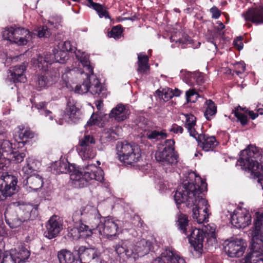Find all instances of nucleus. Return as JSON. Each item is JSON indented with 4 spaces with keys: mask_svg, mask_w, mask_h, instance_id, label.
<instances>
[{
    "mask_svg": "<svg viewBox=\"0 0 263 263\" xmlns=\"http://www.w3.org/2000/svg\"><path fill=\"white\" fill-rule=\"evenodd\" d=\"M47 103L46 102H41L39 103H35L32 102V107L36 108L39 111V112L45 116L48 117L51 120H53V117L52 116V112L46 108Z\"/></svg>",
    "mask_w": 263,
    "mask_h": 263,
    "instance_id": "nucleus-38",
    "label": "nucleus"
},
{
    "mask_svg": "<svg viewBox=\"0 0 263 263\" xmlns=\"http://www.w3.org/2000/svg\"><path fill=\"white\" fill-rule=\"evenodd\" d=\"M9 163V159L4 157H0V170L3 171H7Z\"/></svg>",
    "mask_w": 263,
    "mask_h": 263,
    "instance_id": "nucleus-54",
    "label": "nucleus"
},
{
    "mask_svg": "<svg viewBox=\"0 0 263 263\" xmlns=\"http://www.w3.org/2000/svg\"><path fill=\"white\" fill-rule=\"evenodd\" d=\"M53 53L57 62L64 63L68 59L67 53L61 49L59 50L54 49L53 50Z\"/></svg>",
    "mask_w": 263,
    "mask_h": 263,
    "instance_id": "nucleus-43",
    "label": "nucleus"
},
{
    "mask_svg": "<svg viewBox=\"0 0 263 263\" xmlns=\"http://www.w3.org/2000/svg\"><path fill=\"white\" fill-rule=\"evenodd\" d=\"M103 259L101 258V253L99 252V255H96L88 263H102Z\"/></svg>",
    "mask_w": 263,
    "mask_h": 263,
    "instance_id": "nucleus-59",
    "label": "nucleus"
},
{
    "mask_svg": "<svg viewBox=\"0 0 263 263\" xmlns=\"http://www.w3.org/2000/svg\"><path fill=\"white\" fill-rule=\"evenodd\" d=\"M241 39L240 36L237 37L233 42L234 45L237 47L238 50H241L243 47V43H242Z\"/></svg>",
    "mask_w": 263,
    "mask_h": 263,
    "instance_id": "nucleus-58",
    "label": "nucleus"
},
{
    "mask_svg": "<svg viewBox=\"0 0 263 263\" xmlns=\"http://www.w3.org/2000/svg\"><path fill=\"white\" fill-rule=\"evenodd\" d=\"M18 142L25 144L28 139H32L34 136V133L29 127L21 125L18 127Z\"/></svg>",
    "mask_w": 263,
    "mask_h": 263,
    "instance_id": "nucleus-30",
    "label": "nucleus"
},
{
    "mask_svg": "<svg viewBox=\"0 0 263 263\" xmlns=\"http://www.w3.org/2000/svg\"><path fill=\"white\" fill-rule=\"evenodd\" d=\"M199 97L200 96L195 88L190 89L185 92V97L188 103L196 102Z\"/></svg>",
    "mask_w": 263,
    "mask_h": 263,
    "instance_id": "nucleus-45",
    "label": "nucleus"
},
{
    "mask_svg": "<svg viewBox=\"0 0 263 263\" xmlns=\"http://www.w3.org/2000/svg\"><path fill=\"white\" fill-rule=\"evenodd\" d=\"M17 204L16 212L23 222H30L35 219L39 215L37 208L31 204L21 203L20 202L15 203Z\"/></svg>",
    "mask_w": 263,
    "mask_h": 263,
    "instance_id": "nucleus-11",
    "label": "nucleus"
},
{
    "mask_svg": "<svg viewBox=\"0 0 263 263\" xmlns=\"http://www.w3.org/2000/svg\"><path fill=\"white\" fill-rule=\"evenodd\" d=\"M260 155L257 147L250 145L247 148L241 151L238 161L244 170H248L250 172H255L256 175H258L261 165L256 159L258 158Z\"/></svg>",
    "mask_w": 263,
    "mask_h": 263,
    "instance_id": "nucleus-4",
    "label": "nucleus"
},
{
    "mask_svg": "<svg viewBox=\"0 0 263 263\" xmlns=\"http://www.w3.org/2000/svg\"><path fill=\"white\" fill-rule=\"evenodd\" d=\"M195 138L198 142V146L205 152L213 151L219 143L214 136H210L208 135H197Z\"/></svg>",
    "mask_w": 263,
    "mask_h": 263,
    "instance_id": "nucleus-21",
    "label": "nucleus"
},
{
    "mask_svg": "<svg viewBox=\"0 0 263 263\" xmlns=\"http://www.w3.org/2000/svg\"><path fill=\"white\" fill-rule=\"evenodd\" d=\"M149 58L144 53H140L138 54L137 71L140 74H147L149 71L150 66L148 63Z\"/></svg>",
    "mask_w": 263,
    "mask_h": 263,
    "instance_id": "nucleus-28",
    "label": "nucleus"
},
{
    "mask_svg": "<svg viewBox=\"0 0 263 263\" xmlns=\"http://www.w3.org/2000/svg\"><path fill=\"white\" fill-rule=\"evenodd\" d=\"M195 183L184 182L178 186L174 196L177 205L185 203L192 207V217L198 223L208 221L209 205L208 201L200 195L207 190V184L200 177L195 176Z\"/></svg>",
    "mask_w": 263,
    "mask_h": 263,
    "instance_id": "nucleus-1",
    "label": "nucleus"
},
{
    "mask_svg": "<svg viewBox=\"0 0 263 263\" xmlns=\"http://www.w3.org/2000/svg\"><path fill=\"white\" fill-rule=\"evenodd\" d=\"M26 156V154L25 152L13 151L12 155H10L8 159L10 160V161H12L15 163H19L24 160Z\"/></svg>",
    "mask_w": 263,
    "mask_h": 263,
    "instance_id": "nucleus-46",
    "label": "nucleus"
},
{
    "mask_svg": "<svg viewBox=\"0 0 263 263\" xmlns=\"http://www.w3.org/2000/svg\"><path fill=\"white\" fill-rule=\"evenodd\" d=\"M181 93H182V91L178 88H175V89H173V97H179L181 95Z\"/></svg>",
    "mask_w": 263,
    "mask_h": 263,
    "instance_id": "nucleus-64",
    "label": "nucleus"
},
{
    "mask_svg": "<svg viewBox=\"0 0 263 263\" xmlns=\"http://www.w3.org/2000/svg\"><path fill=\"white\" fill-rule=\"evenodd\" d=\"M251 252L245 257L246 262L249 263H263V254L258 251L251 248Z\"/></svg>",
    "mask_w": 263,
    "mask_h": 263,
    "instance_id": "nucleus-33",
    "label": "nucleus"
},
{
    "mask_svg": "<svg viewBox=\"0 0 263 263\" xmlns=\"http://www.w3.org/2000/svg\"><path fill=\"white\" fill-rule=\"evenodd\" d=\"M186 263L183 257L177 254L173 250L166 249L160 256L155 259L152 263Z\"/></svg>",
    "mask_w": 263,
    "mask_h": 263,
    "instance_id": "nucleus-18",
    "label": "nucleus"
},
{
    "mask_svg": "<svg viewBox=\"0 0 263 263\" xmlns=\"http://www.w3.org/2000/svg\"><path fill=\"white\" fill-rule=\"evenodd\" d=\"M176 224L181 233L184 235L188 234V231L193 228L189 226L187 217L182 214L178 215Z\"/></svg>",
    "mask_w": 263,
    "mask_h": 263,
    "instance_id": "nucleus-32",
    "label": "nucleus"
},
{
    "mask_svg": "<svg viewBox=\"0 0 263 263\" xmlns=\"http://www.w3.org/2000/svg\"><path fill=\"white\" fill-rule=\"evenodd\" d=\"M63 229L62 223L56 215H53L46 224V231L44 236L48 239H52L57 237Z\"/></svg>",
    "mask_w": 263,
    "mask_h": 263,
    "instance_id": "nucleus-15",
    "label": "nucleus"
},
{
    "mask_svg": "<svg viewBox=\"0 0 263 263\" xmlns=\"http://www.w3.org/2000/svg\"><path fill=\"white\" fill-rule=\"evenodd\" d=\"M94 138L89 135H85L79 140V145L80 146V155L85 159H90L95 157V154L92 146L95 144Z\"/></svg>",
    "mask_w": 263,
    "mask_h": 263,
    "instance_id": "nucleus-14",
    "label": "nucleus"
},
{
    "mask_svg": "<svg viewBox=\"0 0 263 263\" xmlns=\"http://www.w3.org/2000/svg\"><path fill=\"white\" fill-rule=\"evenodd\" d=\"M190 38L188 36H187L185 39H179V40L176 41L177 43L178 42L180 44L181 43L182 44H185L187 42L190 43Z\"/></svg>",
    "mask_w": 263,
    "mask_h": 263,
    "instance_id": "nucleus-62",
    "label": "nucleus"
},
{
    "mask_svg": "<svg viewBox=\"0 0 263 263\" xmlns=\"http://www.w3.org/2000/svg\"><path fill=\"white\" fill-rule=\"evenodd\" d=\"M74 251L77 254L80 258L79 260L84 263H88L96 255H99V251L96 248H87L85 246H76L74 248Z\"/></svg>",
    "mask_w": 263,
    "mask_h": 263,
    "instance_id": "nucleus-20",
    "label": "nucleus"
},
{
    "mask_svg": "<svg viewBox=\"0 0 263 263\" xmlns=\"http://www.w3.org/2000/svg\"><path fill=\"white\" fill-rule=\"evenodd\" d=\"M170 132H172L175 134H182L183 131V128L182 127L176 124H173L171 126V128L169 129Z\"/></svg>",
    "mask_w": 263,
    "mask_h": 263,
    "instance_id": "nucleus-56",
    "label": "nucleus"
},
{
    "mask_svg": "<svg viewBox=\"0 0 263 263\" xmlns=\"http://www.w3.org/2000/svg\"><path fill=\"white\" fill-rule=\"evenodd\" d=\"M129 115V110L122 104H118L113 108L109 114L110 118H114L118 122H122L126 120Z\"/></svg>",
    "mask_w": 263,
    "mask_h": 263,
    "instance_id": "nucleus-24",
    "label": "nucleus"
},
{
    "mask_svg": "<svg viewBox=\"0 0 263 263\" xmlns=\"http://www.w3.org/2000/svg\"><path fill=\"white\" fill-rule=\"evenodd\" d=\"M77 59L80 61L84 67L88 71L90 74H93V68L90 64L89 60V57L84 52H82L80 50H78L75 53Z\"/></svg>",
    "mask_w": 263,
    "mask_h": 263,
    "instance_id": "nucleus-34",
    "label": "nucleus"
},
{
    "mask_svg": "<svg viewBox=\"0 0 263 263\" xmlns=\"http://www.w3.org/2000/svg\"><path fill=\"white\" fill-rule=\"evenodd\" d=\"M123 30L121 26H116L114 27L110 31L108 32V35L110 37H113L115 39H119L121 36Z\"/></svg>",
    "mask_w": 263,
    "mask_h": 263,
    "instance_id": "nucleus-49",
    "label": "nucleus"
},
{
    "mask_svg": "<svg viewBox=\"0 0 263 263\" xmlns=\"http://www.w3.org/2000/svg\"><path fill=\"white\" fill-rule=\"evenodd\" d=\"M150 251H153L152 242L144 239L136 244L128 240L122 241L115 247L116 253L123 261L130 258L136 259L139 257L147 254Z\"/></svg>",
    "mask_w": 263,
    "mask_h": 263,
    "instance_id": "nucleus-3",
    "label": "nucleus"
},
{
    "mask_svg": "<svg viewBox=\"0 0 263 263\" xmlns=\"http://www.w3.org/2000/svg\"><path fill=\"white\" fill-rule=\"evenodd\" d=\"M233 113L234 114V115L237 118V120L241 123L242 125L244 126L247 124V116L241 112H239V108L236 109H234L233 111Z\"/></svg>",
    "mask_w": 263,
    "mask_h": 263,
    "instance_id": "nucleus-50",
    "label": "nucleus"
},
{
    "mask_svg": "<svg viewBox=\"0 0 263 263\" xmlns=\"http://www.w3.org/2000/svg\"><path fill=\"white\" fill-rule=\"evenodd\" d=\"M17 179L13 175H6L0 178V189L3 190V197H10L18 191Z\"/></svg>",
    "mask_w": 263,
    "mask_h": 263,
    "instance_id": "nucleus-10",
    "label": "nucleus"
},
{
    "mask_svg": "<svg viewBox=\"0 0 263 263\" xmlns=\"http://www.w3.org/2000/svg\"><path fill=\"white\" fill-rule=\"evenodd\" d=\"M90 83V79L87 78L82 84L77 85L76 86L74 89L75 92L79 94H83L89 91Z\"/></svg>",
    "mask_w": 263,
    "mask_h": 263,
    "instance_id": "nucleus-44",
    "label": "nucleus"
},
{
    "mask_svg": "<svg viewBox=\"0 0 263 263\" xmlns=\"http://www.w3.org/2000/svg\"><path fill=\"white\" fill-rule=\"evenodd\" d=\"M96 224V228L101 235L111 238L116 235L118 229V224L112 219L104 218L103 223Z\"/></svg>",
    "mask_w": 263,
    "mask_h": 263,
    "instance_id": "nucleus-16",
    "label": "nucleus"
},
{
    "mask_svg": "<svg viewBox=\"0 0 263 263\" xmlns=\"http://www.w3.org/2000/svg\"><path fill=\"white\" fill-rule=\"evenodd\" d=\"M251 215L241 209L235 210L231 217L232 224L237 228H244L251 223Z\"/></svg>",
    "mask_w": 263,
    "mask_h": 263,
    "instance_id": "nucleus-17",
    "label": "nucleus"
},
{
    "mask_svg": "<svg viewBox=\"0 0 263 263\" xmlns=\"http://www.w3.org/2000/svg\"><path fill=\"white\" fill-rule=\"evenodd\" d=\"M72 218L74 223L89 222L91 224L95 220L96 224H97L100 222L101 215L96 208L87 205L76 211L72 215Z\"/></svg>",
    "mask_w": 263,
    "mask_h": 263,
    "instance_id": "nucleus-8",
    "label": "nucleus"
},
{
    "mask_svg": "<svg viewBox=\"0 0 263 263\" xmlns=\"http://www.w3.org/2000/svg\"><path fill=\"white\" fill-rule=\"evenodd\" d=\"M246 21H250L256 24H263V7H258L249 9L242 14Z\"/></svg>",
    "mask_w": 263,
    "mask_h": 263,
    "instance_id": "nucleus-22",
    "label": "nucleus"
},
{
    "mask_svg": "<svg viewBox=\"0 0 263 263\" xmlns=\"http://www.w3.org/2000/svg\"><path fill=\"white\" fill-rule=\"evenodd\" d=\"M1 263H15L11 256L7 255L4 257L3 261Z\"/></svg>",
    "mask_w": 263,
    "mask_h": 263,
    "instance_id": "nucleus-60",
    "label": "nucleus"
},
{
    "mask_svg": "<svg viewBox=\"0 0 263 263\" xmlns=\"http://www.w3.org/2000/svg\"><path fill=\"white\" fill-rule=\"evenodd\" d=\"M49 84V81L48 77L44 75H40L38 76L37 80L36 82V87L39 90H41L45 88Z\"/></svg>",
    "mask_w": 263,
    "mask_h": 263,
    "instance_id": "nucleus-48",
    "label": "nucleus"
},
{
    "mask_svg": "<svg viewBox=\"0 0 263 263\" xmlns=\"http://www.w3.org/2000/svg\"><path fill=\"white\" fill-rule=\"evenodd\" d=\"M206 233L207 235L213 238H216L215 227L213 226H208L206 227Z\"/></svg>",
    "mask_w": 263,
    "mask_h": 263,
    "instance_id": "nucleus-55",
    "label": "nucleus"
},
{
    "mask_svg": "<svg viewBox=\"0 0 263 263\" xmlns=\"http://www.w3.org/2000/svg\"><path fill=\"white\" fill-rule=\"evenodd\" d=\"M56 165L58 173L70 174V180L75 187L86 186L91 180L100 182L104 181L103 171L93 164H87L83 170H77L74 165H70L67 161H60Z\"/></svg>",
    "mask_w": 263,
    "mask_h": 263,
    "instance_id": "nucleus-2",
    "label": "nucleus"
},
{
    "mask_svg": "<svg viewBox=\"0 0 263 263\" xmlns=\"http://www.w3.org/2000/svg\"><path fill=\"white\" fill-rule=\"evenodd\" d=\"M2 35L4 40L22 46L27 44L31 37V32L25 28L16 27L15 25L5 28L2 32Z\"/></svg>",
    "mask_w": 263,
    "mask_h": 263,
    "instance_id": "nucleus-6",
    "label": "nucleus"
},
{
    "mask_svg": "<svg viewBox=\"0 0 263 263\" xmlns=\"http://www.w3.org/2000/svg\"><path fill=\"white\" fill-rule=\"evenodd\" d=\"M30 252L25 247H21L19 251L14 254H10L15 263L25 262L29 257Z\"/></svg>",
    "mask_w": 263,
    "mask_h": 263,
    "instance_id": "nucleus-35",
    "label": "nucleus"
},
{
    "mask_svg": "<svg viewBox=\"0 0 263 263\" xmlns=\"http://www.w3.org/2000/svg\"><path fill=\"white\" fill-rule=\"evenodd\" d=\"M116 149L119 159L126 164L132 165L137 162L141 157L139 147L135 144L118 143Z\"/></svg>",
    "mask_w": 263,
    "mask_h": 263,
    "instance_id": "nucleus-5",
    "label": "nucleus"
},
{
    "mask_svg": "<svg viewBox=\"0 0 263 263\" xmlns=\"http://www.w3.org/2000/svg\"><path fill=\"white\" fill-rule=\"evenodd\" d=\"M37 67L40 69L46 70L48 68V64H51L52 60L48 57V55H45V57L39 55L36 59Z\"/></svg>",
    "mask_w": 263,
    "mask_h": 263,
    "instance_id": "nucleus-41",
    "label": "nucleus"
},
{
    "mask_svg": "<svg viewBox=\"0 0 263 263\" xmlns=\"http://www.w3.org/2000/svg\"><path fill=\"white\" fill-rule=\"evenodd\" d=\"M81 112L79 107L76 106V102L73 99H69L67 102L63 118L67 120L68 122L76 123L80 119Z\"/></svg>",
    "mask_w": 263,
    "mask_h": 263,
    "instance_id": "nucleus-19",
    "label": "nucleus"
},
{
    "mask_svg": "<svg viewBox=\"0 0 263 263\" xmlns=\"http://www.w3.org/2000/svg\"><path fill=\"white\" fill-rule=\"evenodd\" d=\"M78 224L76 228L79 234V237L83 238H86L91 236L92 230L86 224L82 222L76 223Z\"/></svg>",
    "mask_w": 263,
    "mask_h": 263,
    "instance_id": "nucleus-39",
    "label": "nucleus"
},
{
    "mask_svg": "<svg viewBox=\"0 0 263 263\" xmlns=\"http://www.w3.org/2000/svg\"><path fill=\"white\" fill-rule=\"evenodd\" d=\"M146 136L149 140H160L165 139L167 137V134L164 130H154L147 133Z\"/></svg>",
    "mask_w": 263,
    "mask_h": 263,
    "instance_id": "nucleus-42",
    "label": "nucleus"
},
{
    "mask_svg": "<svg viewBox=\"0 0 263 263\" xmlns=\"http://www.w3.org/2000/svg\"><path fill=\"white\" fill-rule=\"evenodd\" d=\"M4 215L6 222L11 229L16 228L23 222L16 212V210L14 211L11 209H7L4 213Z\"/></svg>",
    "mask_w": 263,
    "mask_h": 263,
    "instance_id": "nucleus-23",
    "label": "nucleus"
},
{
    "mask_svg": "<svg viewBox=\"0 0 263 263\" xmlns=\"http://www.w3.org/2000/svg\"><path fill=\"white\" fill-rule=\"evenodd\" d=\"M189 238L191 245L194 250L199 253L203 250V241L205 236V233L202 230L193 227L188 231V234H185Z\"/></svg>",
    "mask_w": 263,
    "mask_h": 263,
    "instance_id": "nucleus-12",
    "label": "nucleus"
},
{
    "mask_svg": "<svg viewBox=\"0 0 263 263\" xmlns=\"http://www.w3.org/2000/svg\"><path fill=\"white\" fill-rule=\"evenodd\" d=\"M41 163L37 160L32 157H29L26 160L25 163L22 168L24 174L30 176L34 174L40 168Z\"/></svg>",
    "mask_w": 263,
    "mask_h": 263,
    "instance_id": "nucleus-27",
    "label": "nucleus"
},
{
    "mask_svg": "<svg viewBox=\"0 0 263 263\" xmlns=\"http://www.w3.org/2000/svg\"><path fill=\"white\" fill-rule=\"evenodd\" d=\"M161 93L162 99L165 101H168L173 97V89L166 87L162 89Z\"/></svg>",
    "mask_w": 263,
    "mask_h": 263,
    "instance_id": "nucleus-52",
    "label": "nucleus"
},
{
    "mask_svg": "<svg viewBox=\"0 0 263 263\" xmlns=\"http://www.w3.org/2000/svg\"><path fill=\"white\" fill-rule=\"evenodd\" d=\"M224 247L226 253L231 257H239L243 254L246 248L243 241L241 239H236L232 241H225Z\"/></svg>",
    "mask_w": 263,
    "mask_h": 263,
    "instance_id": "nucleus-13",
    "label": "nucleus"
},
{
    "mask_svg": "<svg viewBox=\"0 0 263 263\" xmlns=\"http://www.w3.org/2000/svg\"><path fill=\"white\" fill-rule=\"evenodd\" d=\"M248 114L252 120H254L256 118L258 117L259 114L258 113V111L257 112L255 113L253 112V111H249Z\"/></svg>",
    "mask_w": 263,
    "mask_h": 263,
    "instance_id": "nucleus-63",
    "label": "nucleus"
},
{
    "mask_svg": "<svg viewBox=\"0 0 263 263\" xmlns=\"http://www.w3.org/2000/svg\"><path fill=\"white\" fill-rule=\"evenodd\" d=\"M26 68V66L25 63L14 66L13 72L11 73L10 77H8V79L14 83L17 82L25 83L26 81V78L24 74Z\"/></svg>",
    "mask_w": 263,
    "mask_h": 263,
    "instance_id": "nucleus-25",
    "label": "nucleus"
},
{
    "mask_svg": "<svg viewBox=\"0 0 263 263\" xmlns=\"http://www.w3.org/2000/svg\"><path fill=\"white\" fill-rule=\"evenodd\" d=\"M245 70L246 64L244 62H237L234 65V69L233 70L232 74L234 75V73H235L240 77V74H242Z\"/></svg>",
    "mask_w": 263,
    "mask_h": 263,
    "instance_id": "nucleus-51",
    "label": "nucleus"
},
{
    "mask_svg": "<svg viewBox=\"0 0 263 263\" xmlns=\"http://www.w3.org/2000/svg\"><path fill=\"white\" fill-rule=\"evenodd\" d=\"M255 229L252 233L251 248L253 249H261L263 245V214L255 213L254 221Z\"/></svg>",
    "mask_w": 263,
    "mask_h": 263,
    "instance_id": "nucleus-9",
    "label": "nucleus"
},
{
    "mask_svg": "<svg viewBox=\"0 0 263 263\" xmlns=\"http://www.w3.org/2000/svg\"><path fill=\"white\" fill-rule=\"evenodd\" d=\"M1 156L4 157L8 159L10 155H12V144L9 140H3L0 141Z\"/></svg>",
    "mask_w": 263,
    "mask_h": 263,
    "instance_id": "nucleus-37",
    "label": "nucleus"
},
{
    "mask_svg": "<svg viewBox=\"0 0 263 263\" xmlns=\"http://www.w3.org/2000/svg\"><path fill=\"white\" fill-rule=\"evenodd\" d=\"M206 109L204 112V116L206 119L211 120L217 112V106L212 100H207L205 102Z\"/></svg>",
    "mask_w": 263,
    "mask_h": 263,
    "instance_id": "nucleus-36",
    "label": "nucleus"
},
{
    "mask_svg": "<svg viewBox=\"0 0 263 263\" xmlns=\"http://www.w3.org/2000/svg\"><path fill=\"white\" fill-rule=\"evenodd\" d=\"M58 257L60 263H82L76 259L73 254L67 250H61L58 252Z\"/></svg>",
    "mask_w": 263,
    "mask_h": 263,
    "instance_id": "nucleus-31",
    "label": "nucleus"
},
{
    "mask_svg": "<svg viewBox=\"0 0 263 263\" xmlns=\"http://www.w3.org/2000/svg\"><path fill=\"white\" fill-rule=\"evenodd\" d=\"M26 186L29 192L37 191L44 184L43 177L37 174H34L27 177Z\"/></svg>",
    "mask_w": 263,
    "mask_h": 263,
    "instance_id": "nucleus-26",
    "label": "nucleus"
},
{
    "mask_svg": "<svg viewBox=\"0 0 263 263\" xmlns=\"http://www.w3.org/2000/svg\"><path fill=\"white\" fill-rule=\"evenodd\" d=\"M210 12L212 13V18L215 19L219 18L221 15L220 11L216 6H213L210 9Z\"/></svg>",
    "mask_w": 263,
    "mask_h": 263,
    "instance_id": "nucleus-57",
    "label": "nucleus"
},
{
    "mask_svg": "<svg viewBox=\"0 0 263 263\" xmlns=\"http://www.w3.org/2000/svg\"><path fill=\"white\" fill-rule=\"evenodd\" d=\"M37 32L38 36L40 37H48L51 34L50 30L46 26H43L42 27H39L37 29Z\"/></svg>",
    "mask_w": 263,
    "mask_h": 263,
    "instance_id": "nucleus-53",
    "label": "nucleus"
},
{
    "mask_svg": "<svg viewBox=\"0 0 263 263\" xmlns=\"http://www.w3.org/2000/svg\"><path fill=\"white\" fill-rule=\"evenodd\" d=\"M175 141L168 139L165 141V146L162 151L156 152L155 158L157 161L163 165H175L178 161L179 156L175 151Z\"/></svg>",
    "mask_w": 263,
    "mask_h": 263,
    "instance_id": "nucleus-7",
    "label": "nucleus"
},
{
    "mask_svg": "<svg viewBox=\"0 0 263 263\" xmlns=\"http://www.w3.org/2000/svg\"><path fill=\"white\" fill-rule=\"evenodd\" d=\"M75 44L71 43L69 41H66L59 46V48L67 52H77L76 47H75Z\"/></svg>",
    "mask_w": 263,
    "mask_h": 263,
    "instance_id": "nucleus-47",
    "label": "nucleus"
},
{
    "mask_svg": "<svg viewBox=\"0 0 263 263\" xmlns=\"http://www.w3.org/2000/svg\"><path fill=\"white\" fill-rule=\"evenodd\" d=\"M89 88L90 92L93 95L100 96L105 90L104 87L97 79H95L92 83L89 84Z\"/></svg>",
    "mask_w": 263,
    "mask_h": 263,
    "instance_id": "nucleus-40",
    "label": "nucleus"
},
{
    "mask_svg": "<svg viewBox=\"0 0 263 263\" xmlns=\"http://www.w3.org/2000/svg\"><path fill=\"white\" fill-rule=\"evenodd\" d=\"M185 117L184 127L187 128L190 136L195 138L197 135V133L195 129L196 125V118L192 114H182Z\"/></svg>",
    "mask_w": 263,
    "mask_h": 263,
    "instance_id": "nucleus-29",
    "label": "nucleus"
},
{
    "mask_svg": "<svg viewBox=\"0 0 263 263\" xmlns=\"http://www.w3.org/2000/svg\"><path fill=\"white\" fill-rule=\"evenodd\" d=\"M70 73V70H68L63 73L62 76V79L64 80V81L67 83L69 82V74Z\"/></svg>",
    "mask_w": 263,
    "mask_h": 263,
    "instance_id": "nucleus-61",
    "label": "nucleus"
}]
</instances>
